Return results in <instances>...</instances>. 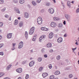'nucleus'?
I'll list each match as a JSON object with an SVG mask.
<instances>
[{"label": "nucleus", "instance_id": "obj_26", "mask_svg": "<svg viewBox=\"0 0 79 79\" xmlns=\"http://www.w3.org/2000/svg\"><path fill=\"white\" fill-rule=\"evenodd\" d=\"M19 2L21 4H23L24 2V0H20Z\"/></svg>", "mask_w": 79, "mask_h": 79}, {"label": "nucleus", "instance_id": "obj_5", "mask_svg": "<svg viewBox=\"0 0 79 79\" xmlns=\"http://www.w3.org/2000/svg\"><path fill=\"white\" fill-rule=\"evenodd\" d=\"M50 25L52 27H55L56 26V24L54 22H52L51 23Z\"/></svg>", "mask_w": 79, "mask_h": 79}, {"label": "nucleus", "instance_id": "obj_8", "mask_svg": "<svg viewBox=\"0 0 79 79\" xmlns=\"http://www.w3.org/2000/svg\"><path fill=\"white\" fill-rule=\"evenodd\" d=\"M63 41V38L61 37H59L57 39V42L59 43H61Z\"/></svg>", "mask_w": 79, "mask_h": 79}, {"label": "nucleus", "instance_id": "obj_61", "mask_svg": "<svg viewBox=\"0 0 79 79\" xmlns=\"http://www.w3.org/2000/svg\"><path fill=\"white\" fill-rule=\"evenodd\" d=\"M30 52L31 53H32V52H33V50H30Z\"/></svg>", "mask_w": 79, "mask_h": 79}, {"label": "nucleus", "instance_id": "obj_44", "mask_svg": "<svg viewBox=\"0 0 79 79\" xmlns=\"http://www.w3.org/2000/svg\"><path fill=\"white\" fill-rule=\"evenodd\" d=\"M79 8H78L76 10V13H79Z\"/></svg>", "mask_w": 79, "mask_h": 79}, {"label": "nucleus", "instance_id": "obj_57", "mask_svg": "<svg viewBox=\"0 0 79 79\" xmlns=\"http://www.w3.org/2000/svg\"><path fill=\"white\" fill-rule=\"evenodd\" d=\"M9 21H11V18L10 17L9 19Z\"/></svg>", "mask_w": 79, "mask_h": 79}, {"label": "nucleus", "instance_id": "obj_54", "mask_svg": "<svg viewBox=\"0 0 79 79\" xmlns=\"http://www.w3.org/2000/svg\"><path fill=\"white\" fill-rule=\"evenodd\" d=\"M61 3H62V6H64V3H63L62 2H61Z\"/></svg>", "mask_w": 79, "mask_h": 79}, {"label": "nucleus", "instance_id": "obj_27", "mask_svg": "<svg viewBox=\"0 0 79 79\" xmlns=\"http://www.w3.org/2000/svg\"><path fill=\"white\" fill-rule=\"evenodd\" d=\"M38 61H40H40H41L42 60V57H39L38 59Z\"/></svg>", "mask_w": 79, "mask_h": 79}, {"label": "nucleus", "instance_id": "obj_37", "mask_svg": "<svg viewBox=\"0 0 79 79\" xmlns=\"http://www.w3.org/2000/svg\"><path fill=\"white\" fill-rule=\"evenodd\" d=\"M46 5L48 6H50V3L49 2L47 3H46Z\"/></svg>", "mask_w": 79, "mask_h": 79}, {"label": "nucleus", "instance_id": "obj_21", "mask_svg": "<svg viewBox=\"0 0 79 79\" xmlns=\"http://www.w3.org/2000/svg\"><path fill=\"white\" fill-rule=\"evenodd\" d=\"M12 66V65H9V66L6 68V70H9V69H10V68Z\"/></svg>", "mask_w": 79, "mask_h": 79}, {"label": "nucleus", "instance_id": "obj_58", "mask_svg": "<svg viewBox=\"0 0 79 79\" xmlns=\"http://www.w3.org/2000/svg\"><path fill=\"white\" fill-rule=\"evenodd\" d=\"M5 79H10V78L8 77H6L5 78Z\"/></svg>", "mask_w": 79, "mask_h": 79}, {"label": "nucleus", "instance_id": "obj_41", "mask_svg": "<svg viewBox=\"0 0 79 79\" xmlns=\"http://www.w3.org/2000/svg\"><path fill=\"white\" fill-rule=\"evenodd\" d=\"M73 77V75H72L71 74H70L69 75V78H71V77Z\"/></svg>", "mask_w": 79, "mask_h": 79}, {"label": "nucleus", "instance_id": "obj_51", "mask_svg": "<svg viewBox=\"0 0 79 79\" xmlns=\"http://www.w3.org/2000/svg\"><path fill=\"white\" fill-rule=\"evenodd\" d=\"M16 45V44L15 43H13L12 44V46H13V47H14V46L15 45Z\"/></svg>", "mask_w": 79, "mask_h": 79}, {"label": "nucleus", "instance_id": "obj_34", "mask_svg": "<svg viewBox=\"0 0 79 79\" xmlns=\"http://www.w3.org/2000/svg\"><path fill=\"white\" fill-rule=\"evenodd\" d=\"M6 10V8H4L3 9H2L1 11L2 12L5 11V10Z\"/></svg>", "mask_w": 79, "mask_h": 79}, {"label": "nucleus", "instance_id": "obj_36", "mask_svg": "<svg viewBox=\"0 0 79 79\" xmlns=\"http://www.w3.org/2000/svg\"><path fill=\"white\" fill-rule=\"evenodd\" d=\"M3 25V23L2 22H0V27H2Z\"/></svg>", "mask_w": 79, "mask_h": 79}, {"label": "nucleus", "instance_id": "obj_11", "mask_svg": "<svg viewBox=\"0 0 79 79\" xmlns=\"http://www.w3.org/2000/svg\"><path fill=\"white\" fill-rule=\"evenodd\" d=\"M53 36V34L52 33H49V39H52Z\"/></svg>", "mask_w": 79, "mask_h": 79}, {"label": "nucleus", "instance_id": "obj_9", "mask_svg": "<svg viewBox=\"0 0 79 79\" xmlns=\"http://www.w3.org/2000/svg\"><path fill=\"white\" fill-rule=\"evenodd\" d=\"M16 71L19 73H22V69L21 68H19L16 70Z\"/></svg>", "mask_w": 79, "mask_h": 79}, {"label": "nucleus", "instance_id": "obj_38", "mask_svg": "<svg viewBox=\"0 0 79 79\" xmlns=\"http://www.w3.org/2000/svg\"><path fill=\"white\" fill-rule=\"evenodd\" d=\"M42 69H43V67H41L39 68V71H41Z\"/></svg>", "mask_w": 79, "mask_h": 79}, {"label": "nucleus", "instance_id": "obj_46", "mask_svg": "<svg viewBox=\"0 0 79 79\" xmlns=\"http://www.w3.org/2000/svg\"><path fill=\"white\" fill-rule=\"evenodd\" d=\"M14 2L15 3H18V0H14Z\"/></svg>", "mask_w": 79, "mask_h": 79}, {"label": "nucleus", "instance_id": "obj_28", "mask_svg": "<svg viewBox=\"0 0 79 79\" xmlns=\"http://www.w3.org/2000/svg\"><path fill=\"white\" fill-rule=\"evenodd\" d=\"M60 56H56V59L57 60H59L60 59Z\"/></svg>", "mask_w": 79, "mask_h": 79}, {"label": "nucleus", "instance_id": "obj_22", "mask_svg": "<svg viewBox=\"0 0 79 79\" xmlns=\"http://www.w3.org/2000/svg\"><path fill=\"white\" fill-rule=\"evenodd\" d=\"M18 23V20L17 19L15 20V23H14L15 25H17Z\"/></svg>", "mask_w": 79, "mask_h": 79}, {"label": "nucleus", "instance_id": "obj_32", "mask_svg": "<svg viewBox=\"0 0 79 79\" xmlns=\"http://www.w3.org/2000/svg\"><path fill=\"white\" fill-rule=\"evenodd\" d=\"M35 39H36V37H34L32 39L33 41H35Z\"/></svg>", "mask_w": 79, "mask_h": 79}, {"label": "nucleus", "instance_id": "obj_16", "mask_svg": "<svg viewBox=\"0 0 79 79\" xmlns=\"http://www.w3.org/2000/svg\"><path fill=\"white\" fill-rule=\"evenodd\" d=\"M47 47H48V48L51 47H52V44H51L50 43H48L47 44Z\"/></svg>", "mask_w": 79, "mask_h": 79}, {"label": "nucleus", "instance_id": "obj_45", "mask_svg": "<svg viewBox=\"0 0 79 79\" xmlns=\"http://www.w3.org/2000/svg\"><path fill=\"white\" fill-rule=\"evenodd\" d=\"M0 74L1 76H3L5 74V73H0Z\"/></svg>", "mask_w": 79, "mask_h": 79}, {"label": "nucleus", "instance_id": "obj_6", "mask_svg": "<svg viewBox=\"0 0 79 79\" xmlns=\"http://www.w3.org/2000/svg\"><path fill=\"white\" fill-rule=\"evenodd\" d=\"M48 12L51 14H53L54 13V9H53L52 8H50L48 10Z\"/></svg>", "mask_w": 79, "mask_h": 79}, {"label": "nucleus", "instance_id": "obj_63", "mask_svg": "<svg viewBox=\"0 0 79 79\" xmlns=\"http://www.w3.org/2000/svg\"><path fill=\"white\" fill-rule=\"evenodd\" d=\"M74 1H72L71 3H72L74 4Z\"/></svg>", "mask_w": 79, "mask_h": 79}, {"label": "nucleus", "instance_id": "obj_52", "mask_svg": "<svg viewBox=\"0 0 79 79\" xmlns=\"http://www.w3.org/2000/svg\"><path fill=\"white\" fill-rule=\"evenodd\" d=\"M50 52H53V49H51L50 50Z\"/></svg>", "mask_w": 79, "mask_h": 79}, {"label": "nucleus", "instance_id": "obj_20", "mask_svg": "<svg viewBox=\"0 0 79 79\" xmlns=\"http://www.w3.org/2000/svg\"><path fill=\"white\" fill-rule=\"evenodd\" d=\"M32 5H34V6H35L37 5L36 2H35L34 1H32Z\"/></svg>", "mask_w": 79, "mask_h": 79}, {"label": "nucleus", "instance_id": "obj_43", "mask_svg": "<svg viewBox=\"0 0 79 79\" xmlns=\"http://www.w3.org/2000/svg\"><path fill=\"white\" fill-rule=\"evenodd\" d=\"M41 1V0H37L36 2L38 3H39Z\"/></svg>", "mask_w": 79, "mask_h": 79}, {"label": "nucleus", "instance_id": "obj_50", "mask_svg": "<svg viewBox=\"0 0 79 79\" xmlns=\"http://www.w3.org/2000/svg\"><path fill=\"white\" fill-rule=\"evenodd\" d=\"M44 56L45 58H47V55L45 54L44 55Z\"/></svg>", "mask_w": 79, "mask_h": 79}, {"label": "nucleus", "instance_id": "obj_3", "mask_svg": "<svg viewBox=\"0 0 79 79\" xmlns=\"http://www.w3.org/2000/svg\"><path fill=\"white\" fill-rule=\"evenodd\" d=\"M65 16L68 21H71V17L69 15H65Z\"/></svg>", "mask_w": 79, "mask_h": 79}, {"label": "nucleus", "instance_id": "obj_29", "mask_svg": "<svg viewBox=\"0 0 79 79\" xmlns=\"http://www.w3.org/2000/svg\"><path fill=\"white\" fill-rule=\"evenodd\" d=\"M29 78V75L28 74H26V76L25 77V79H27Z\"/></svg>", "mask_w": 79, "mask_h": 79}, {"label": "nucleus", "instance_id": "obj_19", "mask_svg": "<svg viewBox=\"0 0 79 79\" xmlns=\"http://www.w3.org/2000/svg\"><path fill=\"white\" fill-rule=\"evenodd\" d=\"M25 37L26 39H27V37H28V34H27V31H25Z\"/></svg>", "mask_w": 79, "mask_h": 79}, {"label": "nucleus", "instance_id": "obj_55", "mask_svg": "<svg viewBox=\"0 0 79 79\" xmlns=\"http://www.w3.org/2000/svg\"><path fill=\"white\" fill-rule=\"evenodd\" d=\"M15 47H13V48H12L11 49V50H15Z\"/></svg>", "mask_w": 79, "mask_h": 79}, {"label": "nucleus", "instance_id": "obj_62", "mask_svg": "<svg viewBox=\"0 0 79 79\" xmlns=\"http://www.w3.org/2000/svg\"><path fill=\"white\" fill-rule=\"evenodd\" d=\"M75 44L77 45H78V44H77V42H76L75 43Z\"/></svg>", "mask_w": 79, "mask_h": 79}, {"label": "nucleus", "instance_id": "obj_35", "mask_svg": "<svg viewBox=\"0 0 79 79\" xmlns=\"http://www.w3.org/2000/svg\"><path fill=\"white\" fill-rule=\"evenodd\" d=\"M54 19L55 21H58V18L57 17H55L54 18Z\"/></svg>", "mask_w": 79, "mask_h": 79}, {"label": "nucleus", "instance_id": "obj_23", "mask_svg": "<svg viewBox=\"0 0 79 79\" xmlns=\"http://www.w3.org/2000/svg\"><path fill=\"white\" fill-rule=\"evenodd\" d=\"M23 22H20V23L19 24V27H22V26H23Z\"/></svg>", "mask_w": 79, "mask_h": 79}, {"label": "nucleus", "instance_id": "obj_18", "mask_svg": "<svg viewBox=\"0 0 79 79\" xmlns=\"http://www.w3.org/2000/svg\"><path fill=\"white\" fill-rule=\"evenodd\" d=\"M54 74L55 75H58L60 74V72L59 71H57L54 73Z\"/></svg>", "mask_w": 79, "mask_h": 79}, {"label": "nucleus", "instance_id": "obj_1", "mask_svg": "<svg viewBox=\"0 0 79 79\" xmlns=\"http://www.w3.org/2000/svg\"><path fill=\"white\" fill-rule=\"evenodd\" d=\"M37 22L38 24H39L40 25L42 24V19L41 17H40L37 18Z\"/></svg>", "mask_w": 79, "mask_h": 79}, {"label": "nucleus", "instance_id": "obj_33", "mask_svg": "<svg viewBox=\"0 0 79 79\" xmlns=\"http://www.w3.org/2000/svg\"><path fill=\"white\" fill-rule=\"evenodd\" d=\"M48 66L49 69H52V64H49Z\"/></svg>", "mask_w": 79, "mask_h": 79}, {"label": "nucleus", "instance_id": "obj_13", "mask_svg": "<svg viewBox=\"0 0 79 79\" xmlns=\"http://www.w3.org/2000/svg\"><path fill=\"white\" fill-rule=\"evenodd\" d=\"M42 76L43 77L45 78V77H47V76H48V73H43Z\"/></svg>", "mask_w": 79, "mask_h": 79}, {"label": "nucleus", "instance_id": "obj_59", "mask_svg": "<svg viewBox=\"0 0 79 79\" xmlns=\"http://www.w3.org/2000/svg\"><path fill=\"white\" fill-rule=\"evenodd\" d=\"M43 38H45L46 36L45 35H43Z\"/></svg>", "mask_w": 79, "mask_h": 79}, {"label": "nucleus", "instance_id": "obj_10", "mask_svg": "<svg viewBox=\"0 0 79 79\" xmlns=\"http://www.w3.org/2000/svg\"><path fill=\"white\" fill-rule=\"evenodd\" d=\"M7 37L8 39H10L12 37V35L11 33H9L7 35Z\"/></svg>", "mask_w": 79, "mask_h": 79}, {"label": "nucleus", "instance_id": "obj_64", "mask_svg": "<svg viewBox=\"0 0 79 79\" xmlns=\"http://www.w3.org/2000/svg\"><path fill=\"white\" fill-rule=\"evenodd\" d=\"M21 19V17H19L18 18V19Z\"/></svg>", "mask_w": 79, "mask_h": 79}, {"label": "nucleus", "instance_id": "obj_39", "mask_svg": "<svg viewBox=\"0 0 79 79\" xmlns=\"http://www.w3.org/2000/svg\"><path fill=\"white\" fill-rule=\"evenodd\" d=\"M0 3L1 4L3 3V0H0Z\"/></svg>", "mask_w": 79, "mask_h": 79}, {"label": "nucleus", "instance_id": "obj_24", "mask_svg": "<svg viewBox=\"0 0 79 79\" xmlns=\"http://www.w3.org/2000/svg\"><path fill=\"white\" fill-rule=\"evenodd\" d=\"M42 39H44L43 35L41 36L39 39V40L40 42H41V41L42 40Z\"/></svg>", "mask_w": 79, "mask_h": 79}, {"label": "nucleus", "instance_id": "obj_15", "mask_svg": "<svg viewBox=\"0 0 79 79\" xmlns=\"http://www.w3.org/2000/svg\"><path fill=\"white\" fill-rule=\"evenodd\" d=\"M15 10L16 13H18L19 14H20V12L19 11V10H18V9H17V8H15Z\"/></svg>", "mask_w": 79, "mask_h": 79}, {"label": "nucleus", "instance_id": "obj_31", "mask_svg": "<svg viewBox=\"0 0 79 79\" xmlns=\"http://www.w3.org/2000/svg\"><path fill=\"white\" fill-rule=\"evenodd\" d=\"M3 44H0V48H1L2 47H3Z\"/></svg>", "mask_w": 79, "mask_h": 79}, {"label": "nucleus", "instance_id": "obj_2", "mask_svg": "<svg viewBox=\"0 0 79 79\" xmlns=\"http://www.w3.org/2000/svg\"><path fill=\"white\" fill-rule=\"evenodd\" d=\"M34 27H32L30 29L29 34L30 35H32V34H33V33H34Z\"/></svg>", "mask_w": 79, "mask_h": 79}, {"label": "nucleus", "instance_id": "obj_17", "mask_svg": "<svg viewBox=\"0 0 79 79\" xmlns=\"http://www.w3.org/2000/svg\"><path fill=\"white\" fill-rule=\"evenodd\" d=\"M25 17L27 18L29 17V14L27 12H26L25 14Z\"/></svg>", "mask_w": 79, "mask_h": 79}, {"label": "nucleus", "instance_id": "obj_48", "mask_svg": "<svg viewBox=\"0 0 79 79\" xmlns=\"http://www.w3.org/2000/svg\"><path fill=\"white\" fill-rule=\"evenodd\" d=\"M67 36H68V35H67V34H65L64 35V37H66Z\"/></svg>", "mask_w": 79, "mask_h": 79}, {"label": "nucleus", "instance_id": "obj_53", "mask_svg": "<svg viewBox=\"0 0 79 79\" xmlns=\"http://www.w3.org/2000/svg\"><path fill=\"white\" fill-rule=\"evenodd\" d=\"M63 24H64V25H65L66 24V21H64L63 22Z\"/></svg>", "mask_w": 79, "mask_h": 79}, {"label": "nucleus", "instance_id": "obj_47", "mask_svg": "<svg viewBox=\"0 0 79 79\" xmlns=\"http://www.w3.org/2000/svg\"><path fill=\"white\" fill-rule=\"evenodd\" d=\"M0 55L3 56V52H0Z\"/></svg>", "mask_w": 79, "mask_h": 79}, {"label": "nucleus", "instance_id": "obj_12", "mask_svg": "<svg viewBox=\"0 0 79 79\" xmlns=\"http://www.w3.org/2000/svg\"><path fill=\"white\" fill-rule=\"evenodd\" d=\"M67 5L69 8H71V3L70 1H68L67 2Z\"/></svg>", "mask_w": 79, "mask_h": 79}, {"label": "nucleus", "instance_id": "obj_7", "mask_svg": "<svg viewBox=\"0 0 79 79\" xmlns=\"http://www.w3.org/2000/svg\"><path fill=\"white\" fill-rule=\"evenodd\" d=\"M35 63V62L33 61L32 60L31 62L29 64V66L30 67H31V66H32L34 65Z\"/></svg>", "mask_w": 79, "mask_h": 79}, {"label": "nucleus", "instance_id": "obj_40", "mask_svg": "<svg viewBox=\"0 0 79 79\" xmlns=\"http://www.w3.org/2000/svg\"><path fill=\"white\" fill-rule=\"evenodd\" d=\"M5 18H9V16L6 14L5 15Z\"/></svg>", "mask_w": 79, "mask_h": 79}, {"label": "nucleus", "instance_id": "obj_14", "mask_svg": "<svg viewBox=\"0 0 79 79\" xmlns=\"http://www.w3.org/2000/svg\"><path fill=\"white\" fill-rule=\"evenodd\" d=\"M58 27L60 29H61L63 26V24L62 23H60L58 25Z\"/></svg>", "mask_w": 79, "mask_h": 79}, {"label": "nucleus", "instance_id": "obj_42", "mask_svg": "<svg viewBox=\"0 0 79 79\" xmlns=\"http://www.w3.org/2000/svg\"><path fill=\"white\" fill-rule=\"evenodd\" d=\"M44 31H48V29L46 28H44Z\"/></svg>", "mask_w": 79, "mask_h": 79}, {"label": "nucleus", "instance_id": "obj_60", "mask_svg": "<svg viewBox=\"0 0 79 79\" xmlns=\"http://www.w3.org/2000/svg\"><path fill=\"white\" fill-rule=\"evenodd\" d=\"M52 0V1H53L54 3H56V1H55V0Z\"/></svg>", "mask_w": 79, "mask_h": 79}, {"label": "nucleus", "instance_id": "obj_4", "mask_svg": "<svg viewBox=\"0 0 79 79\" xmlns=\"http://www.w3.org/2000/svg\"><path fill=\"white\" fill-rule=\"evenodd\" d=\"M23 42L22 41H21L19 44V49H20V48H21L23 47Z\"/></svg>", "mask_w": 79, "mask_h": 79}, {"label": "nucleus", "instance_id": "obj_30", "mask_svg": "<svg viewBox=\"0 0 79 79\" xmlns=\"http://www.w3.org/2000/svg\"><path fill=\"white\" fill-rule=\"evenodd\" d=\"M27 61L26 60L24 61H23L22 62V64H25L26 63Z\"/></svg>", "mask_w": 79, "mask_h": 79}, {"label": "nucleus", "instance_id": "obj_56", "mask_svg": "<svg viewBox=\"0 0 79 79\" xmlns=\"http://www.w3.org/2000/svg\"><path fill=\"white\" fill-rule=\"evenodd\" d=\"M73 51H74V50H76V48H72Z\"/></svg>", "mask_w": 79, "mask_h": 79}, {"label": "nucleus", "instance_id": "obj_49", "mask_svg": "<svg viewBox=\"0 0 79 79\" xmlns=\"http://www.w3.org/2000/svg\"><path fill=\"white\" fill-rule=\"evenodd\" d=\"M41 30H42V31H44V29H45L44 27H42L41 28Z\"/></svg>", "mask_w": 79, "mask_h": 79}, {"label": "nucleus", "instance_id": "obj_25", "mask_svg": "<svg viewBox=\"0 0 79 79\" xmlns=\"http://www.w3.org/2000/svg\"><path fill=\"white\" fill-rule=\"evenodd\" d=\"M50 79H53L55 78V76L54 75H51L50 77H49Z\"/></svg>", "mask_w": 79, "mask_h": 79}]
</instances>
